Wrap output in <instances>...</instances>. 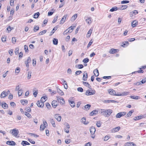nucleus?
Listing matches in <instances>:
<instances>
[{
	"mask_svg": "<svg viewBox=\"0 0 146 146\" xmlns=\"http://www.w3.org/2000/svg\"><path fill=\"white\" fill-rule=\"evenodd\" d=\"M101 112L102 115L106 117L110 116L112 112V110L111 109L104 110L101 109Z\"/></svg>",
	"mask_w": 146,
	"mask_h": 146,
	"instance_id": "obj_1",
	"label": "nucleus"
},
{
	"mask_svg": "<svg viewBox=\"0 0 146 146\" xmlns=\"http://www.w3.org/2000/svg\"><path fill=\"white\" fill-rule=\"evenodd\" d=\"M126 114V112L125 111L120 112L117 113L116 115V118H119L125 115Z\"/></svg>",
	"mask_w": 146,
	"mask_h": 146,
	"instance_id": "obj_2",
	"label": "nucleus"
},
{
	"mask_svg": "<svg viewBox=\"0 0 146 146\" xmlns=\"http://www.w3.org/2000/svg\"><path fill=\"white\" fill-rule=\"evenodd\" d=\"M95 93L96 91L94 90H92V91H90L89 90H88L86 92V95L87 96L92 95L95 94Z\"/></svg>",
	"mask_w": 146,
	"mask_h": 146,
	"instance_id": "obj_3",
	"label": "nucleus"
},
{
	"mask_svg": "<svg viewBox=\"0 0 146 146\" xmlns=\"http://www.w3.org/2000/svg\"><path fill=\"white\" fill-rule=\"evenodd\" d=\"M56 98L58 102H59L60 103L62 104L65 103L64 99L62 97L60 96H57Z\"/></svg>",
	"mask_w": 146,
	"mask_h": 146,
	"instance_id": "obj_4",
	"label": "nucleus"
},
{
	"mask_svg": "<svg viewBox=\"0 0 146 146\" xmlns=\"http://www.w3.org/2000/svg\"><path fill=\"white\" fill-rule=\"evenodd\" d=\"M129 93V92H123L122 93L120 94V93H118L117 94V96H126Z\"/></svg>",
	"mask_w": 146,
	"mask_h": 146,
	"instance_id": "obj_5",
	"label": "nucleus"
},
{
	"mask_svg": "<svg viewBox=\"0 0 146 146\" xmlns=\"http://www.w3.org/2000/svg\"><path fill=\"white\" fill-rule=\"evenodd\" d=\"M19 132L18 130L16 129H14L12 130V133L14 136H17Z\"/></svg>",
	"mask_w": 146,
	"mask_h": 146,
	"instance_id": "obj_6",
	"label": "nucleus"
},
{
	"mask_svg": "<svg viewBox=\"0 0 146 146\" xmlns=\"http://www.w3.org/2000/svg\"><path fill=\"white\" fill-rule=\"evenodd\" d=\"M68 17V15H64L60 21V24H63L65 22V20L67 19Z\"/></svg>",
	"mask_w": 146,
	"mask_h": 146,
	"instance_id": "obj_7",
	"label": "nucleus"
},
{
	"mask_svg": "<svg viewBox=\"0 0 146 146\" xmlns=\"http://www.w3.org/2000/svg\"><path fill=\"white\" fill-rule=\"evenodd\" d=\"M109 94L112 95L117 96L115 91L113 89H110L108 90Z\"/></svg>",
	"mask_w": 146,
	"mask_h": 146,
	"instance_id": "obj_8",
	"label": "nucleus"
},
{
	"mask_svg": "<svg viewBox=\"0 0 146 146\" xmlns=\"http://www.w3.org/2000/svg\"><path fill=\"white\" fill-rule=\"evenodd\" d=\"M37 106L39 107L42 108L44 107V104L40 100L38 101L36 103Z\"/></svg>",
	"mask_w": 146,
	"mask_h": 146,
	"instance_id": "obj_9",
	"label": "nucleus"
},
{
	"mask_svg": "<svg viewBox=\"0 0 146 146\" xmlns=\"http://www.w3.org/2000/svg\"><path fill=\"white\" fill-rule=\"evenodd\" d=\"M31 61V59L30 57H28L27 60L25 62V64H26V66L27 68H28L29 67V63H30Z\"/></svg>",
	"mask_w": 146,
	"mask_h": 146,
	"instance_id": "obj_10",
	"label": "nucleus"
},
{
	"mask_svg": "<svg viewBox=\"0 0 146 146\" xmlns=\"http://www.w3.org/2000/svg\"><path fill=\"white\" fill-rule=\"evenodd\" d=\"M145 117V116L144 115H141L139 116L135 117L134 119V120H138L142 118H144Z\"/></svg>",
	"mask_w": 146,
	"mask_h": 146,
	"instance_id": "obj_11",
	"label": "nucleus"
},
{
	"mask_svg": "<svg viewBox=\"0 0 146 146\" xmlns=\"http://www.w3.org/2000/svg\"><path fill=\"white\" fill-rule=\"evenodd\" d=\"M88 78V74L86 71H84L83 73L82 79L84 81L87 80Z\"/></svg>",
	"mask_w": 146,
	"mask_h": 146,
	"instance_id": "obj_12",
	"label": "nucleus"
},
{
	"mask_svg": "<svg viewBox=\"0 0 146 146\" xmlns=\"http://www.w3.org/2000/svg\"><path fill=\"white\" fill-rule=\"evenodd\" d=\"M90 130L91 133L93 135L94 133L96 131V129L95 127L92 126L90 127Z\"/></svg>",
	"mask_w": 146,
	"mask_h": 146,
	"instance_id": "obj_13",
	"label": "nucleus"
},
{
	"mask_svg": "<svg viewBox=\"0 0 146 146\" xmlns=\"http://www.w3.org/2000/svg\"><path fill=\"white\" fill-rule=\"evenodd\" d=\"M58 104L57 101L53 100L52 102V106L53 108H55Z\"/></svg>",
	"mask_w": 146,
	"mask_h": 146,
	"instance_id": "obj_14",
	"label": "nucleus"
},
{
	"mask_svg": "<svg viewBox=\"0 0 146 146\" xmlns=\"http://www.w3.org/2000/svg\"><path fill=\"white\" fill-rule=\"evenodd\" d=\"M124 146H135V145L133 142H128L126 143Z\"/></svg>",
	"mask_w": 146,
	"mask_h": 146,
	"instance_id": "obj_15",
	"label": "nucleus"
},
{
	"mask_svg": "<svg viewBox=\"0 0 146 146\" xmlns=\"http://www.w3.org/2000/svg\"><path fill=\"white\" fill-rule=\"evenodd\" d=\"M6 144L7 145H15V142L13 141H7L6 142Z\"/></svg>",
	"mask_w": 146,
	"mask_h": 146,
	"instance_id": "obj_16",
	"label": "nucleus"
},
{
	"mask_svg": "<svg viewBox=\"0 0 146 146\" xmlns=\"http://www.w3.org/2000/svg\"><path fill=\"white\" fill-rule=\"evenodd\" d=\"M8 95V93H6V92L5 91H3V92L0 96L1 98H5Z\"/></svg>",
	"mask_w": 146,
	"mask_h": 146,
	"instance_id": "obj_17",
	"label": "nucleus"
},
{
	"mask_svg": "<svg viewBox=\"0 0 146 146\" xmlns=\"http://www.w3.org/2000/svg\"><path fill=\"white\" fill-rule=\"evenodd\" d=\"M120 129V127L119 126L115 127L112 130V132L115 133L118 131Z\"/></svg>",
	"mask_w": 146,
	"mask_h": 146,
	"instance_id": "obj_18",
	"label": "nucleus"
},
{
	"mask_svg": "<svg viewBox=\"0 0 146 146\" xmlns=\"http://www.w3.org/2000/svg\"><path fill=\"white\" fill-rule=\"evenodd\" d=\"M98 113V112L97 110H94L90 113V116H92L94 115H95L97 114Z\"/></svg>",
	"mask_w": 146,
	"mask_h": 146,
	"instance_id": "obj_19",
	"label": "nucleus"
},
{
	"mask_svg": "<svg viewBox=\"0 0 146 146\" xmlns=\"http://www.w3.org/2000/svg\"><path fill=\"white\" fill-rule=\"evenodd\" d=\"M138 22L136 20H135L131 22V26L133 27H134L137 25Z\"/></svg>",
	"mask_w": 146,
	"mask_h": 146,
	"instance_id": "obj_20",
	"label": "nucleus"
},
{
	"mask_svg": "<svg viewBox=\"0 0 146 146\" xmlns=\"http://www.w3.org/2000/svg\"><path fill=\"white\" fill-rule=\"evenodd\" d=\"M68 102L70 103V105L72 108H74L75 106V104L74 102L72 101V100H69Z\"/></svg>",
	"mask_w": 146,
	"mask_h": 146,
	"instance_id": "obj_21",
	"label": "nucleus"
},
{
	"mask_svg": "<svg viewBox=\"0 0 146 146\" xmlns=\"http://www.w3.org/2000/svg\"><path fill=\"white\" fill-rule=\"evenodd\" d=\"M93 72L94 75L96 77H97L99 76V73L98 70L97 69H95L93 71Z\"/></svg>",
	"mask_w": 146,
	"mask_h": 146,
	"instance_id": "obj_22",
	"label": "nucleus"
},
{
	"mask_svg": "<svg viewBox=\"0 0 146 146\" xmlns=\"http://www.w3.org/2000/svg\"><path fill=\"white\" fill-rule=\"evenodd\" d=\"M55 118L58 121H61V117L59 115H55Z\"/></svg>",
	"mask_w": 146,
	"mask_h": 146,
	"instance_id": "obj_23",
	"label": "nucleus"
},
{
	"mask_svg": "<svg viewBox=\"0 0 146 146\" xmlns=\"http://www.w3.org/2000/svg\"><path fill=\"white\" fill-rule=\"evenodd\" d=\"M81 121L82 123L84 124H87L89 122L88 121L86 122V119L85 117H83L81 119Z\"/></svg>",
	"mask_w": 146,
	"mask_h": 146,
	"instance_id": "obj_24",
	"label": "nucleus"
},
{
	"mask_svg": "<svg viewBox=\"0 0 146 146\" xmlns=\"http://www.w3.org/2000/svg\"><path fill=\"white\" fill-rule=\"evenodd\" d=\"M105 102L110 103V102L113 103H117V101L113 100H105Z\"/></svg>",
	"mask_w": 146,
	"mask_h": 146,
	"instance_id": "obj_25",
	"label": "nucleus"
},
{
	"mask_svg": "<svg viewBox=\"0 0 146 146\" xmlns=\"http://www.w3.org/2000/svg\"><path fill=\"white\" fill-rule=\"evenodd\" d=\"M138 13V11L136 10H134L133 11L131 12L130 13V16H132L133 15H135L136 14H137Z\"/></svg>",
	"mask_w": 146,
	"mask_h": 146,
	"instance_id": "obj_26",
	"label": "nucleus"
},
{
	"mask_svg": "<svg viewBox=\"0 0 146 146\" xmlns=\"http://www.w3.org/2000/svg\"><path fill=\"white\" fill-rule=\"evenodd\" d=\"M1 106L4 109H6L8 107V105L5 102H3Z\"/></svg>",
	"mask_w": 146,
	"mask_h": 146,
	"instance_id": "obj_27",
	"label": "nucleus"
},
{
	"mask_svg": "<svg viewBox=\"0 0 146 146\" xmlns=\"http://www.w3.org/2000/svg\"><path fill=\"white\" fill-rule=\"evenodd\" d=\"M77 17V14H76L73 15L70 19L71 21H74Z\"/></svg>",
	"mask_w": 146,
	"mask_h": 146,
	"instance_id": "obj_28",
	"label": "nucleus"
},
{
	"mask_svg": "<svg viewBox=\"0 0 146 146\" xmlns=\"http://www.w3.org/2000/svg\"><path fill=\"white\" fill-rule=\"evenodd\" d=\"M117 49H114V48H111V49L109 52L110 53L113 54L117 52Z\"/></svg>",
	"mask_w": 146,
	"mask_h": 146,
	"instance_id": "obj_29",
	"label": "nucleus"
},
{
	"mask_svg": "<svg viewBox=\"0 0 146 146\" xmlns=\"http://www.w3.org/2000/svg\"><path fill=\"white\" fill-rule=\"evenodd\" d=\"M133 112H134V111L133 110H131L129 112H128L127 113V115H126V116H125V117H129L131 115L132 113Z\"/></svg>",
	"mask_w": 146,
	"mask_h": 146,
	"instance_id": "obj_30",
	"label": "nucleus"
},
{
	"mask_svg": "<svg viewBox=\"0 0 146 146\" xmlns=\"http://www.w3.org/2000/svg\"><path fill=\"white\" fill-rule=\"evenodd\" d=\"M130 97L131 98L135 100H139L140 98V97L138 96H130Z\"/></svg>",
	"mask_w": 146,
	"mask_h": 146,
	"instance_id": "obj_31",
	"label": "nucleus"
},
{
	"mask_svg": "<svg viewBox=\"0 0 146 146\" xmlns=\"http://www.w3.org/2000/svg\"><path fill=\"white\" fill-rule=\"evenodd\" d=\"M47 98L46 96H44L42 97L40 99V101L41 102H45V101L47 100Z\"/></svg>",
	"mask_w": 146,
	"mask_h": 146,
	"instance_id": "obj_32",
	"label": "nucleus"
},
{
	"mask_svg": "<svg viewBox=\"0 0 146 146\" xmlns=\"http://www.w3.org/2000/svg\"><path fill=\"white\" fill-rule=\"evenodd\" d=\"M53 43L54 44L56 45L58 44V40L57 39L54 38L52 40Z\"/></svg>",
	"mask_w": 146,
	"mask_h": 146,
	"instance_id": "obj_33",
	"label": "nucleus"
},
{
	"mask_svg": "<svg viewBox=\"0 0 146 146\" xmlns=\"http://www.w3.org/2000/svg\"><path fill=\"white\" fill-rule=\"evenodd\" d=\"M83 83L85 86L88 87L89 88H90L91 87L90 85L88 82L83 81Z\"/></svg>",
	"mask_w": 146,
	"mask_h": 146,
	"instance_id": "obj_34",
	"label": "nucleus"
},
{
	"mask_svg": "<svg viewBox=\"0 0 146 146\" xmlns=\"http://www.w3.org/2000/svg\"><path fill=\"white\" fill-rule=\"evenodd\" d=\"M123 44L122 45V46L125 47L129 45V43L128 41H125L124 42H123Z\"/></svg>",
	"mask_w": 146,
	"mask_h": 146,
	"instance_id": "obj_35",
	"label": "nucleus"
},
{
	"mask_svg": "<svg viewBox=\"0 0 146 146\" xmlns=\"http://www.w3.org/2000/svg\"><path fill=\"white\" fill-rule=\"evenodd\" d=\"M57 91L60 95L62 96L64 95V92L61 90H60L59 88H57Z\"/></svg>",
	"mask_w": 146,
	"mask_h": 146,
	"instance_id": "obj_36",
	"label": "nucleus"
},
{
	"mask_svg": "<svg viewBox=\"0 0 146 146\" xmlns=\"http://www.w3.org/2000/svg\"><path fill=\"white\" fill-rule=\"evenodd\" d=\"M92 31V30L90 29L88 31V33L87 34V36L89 37L91 35Z\"/></svg>",
	"mask_w": 146,
	"mask_h": 146,
	"instance_id": "obj_37",
	"label": "nucleus"
},
{
	"mask_svg": "<svg viewBox=\"0 0 146 146\" xmlns=\"http://www.w3.org/2000/svg\"><path fill=\"white\" fill-rule=\"evenodd\" d=\"M118 8L116 7H112L111 9L110 10V11L111 12H113L115 11L118 9Z\"/></svg>",
	"mask_w": 146,
	"mask_h": 146,
	"instance_id": "obj_38",
	"label": "nucleus"
},
{
	"mask_svg": "<svg viewBox=\"0 0 146 146\" xmlns=\"http://www.w3.org/2000/svg\"><path fill=\"white\" fill-rule=\"evenodd\" d=\"M50 121L52 126L54 127H56V125L53 119H51L50 120Z\"/></svg>",
	"mask_w": 146,
	"mask_h": 146,
	"instance_id": "obj_39",
	"label": "nucleus"
},
{
	"mask_svg": "<svg viewBox=\"0 0 146 146\" xmlns=\"http://www.w3.org/2000/svg\"><path fill=\"white\" fill-rule=\"evenodd\" d=\"M75 67L78 69H81L84 67V66L82 64H78L76 65Z\"/></svg>",
	"mask_w": 146,
	"mask_h": 146,
	"instance_id": "obj_40",
	"label": "nucleus"
},
{
	"mask_svg": "<svg viewBox=\"0 0 146 146\" xmlns=\"http://www.w3.org/2000/svg\"><path fill=\"white\" fill-rule=\"evenodd\" d=\"M40 15V13L39 12H38L36 13H35L33 17L34 18L36 19L38 17V16Z\"/></svg>",
	"mask_w": 146,
	"mask_h": 146,
	"instance_id": "obj_41",
	"label": "nucleus"
},
{
	"mask_svg": "<svg viewBox=\"0 0 146 146\" xmlns=\"http://www.w3.org/2000/svg\"><path fill=\"white\" fill-rule=\"evenodd\" d=\"M86 22L89 24H90L92 23L91 18L90 17H89L87 19H86Z\"/></svg>",
	"mask_w": 146,
	"mask_h": 146,
	"instance_id": "obj_42",
	"label": "nucleus"
},
{
	"mask_svg": "<svg viewBox=\"0 0 146 146\" xmlns=\"http://www.w3.org/2000/svg\"><path fill=\"white\" fill-rule=\"evenodd\" d=\"M1 40L3 42H5L6 41V36L4 35L1 38Z\"/></svg>",
	"mask_w": 146,
	"mask_h": 146,
	"instance_id": "obj_43",
	"label": "nucleus"
},
{
	"mask_svg": "<svg viewBox=\"0 0 146 146\" xmlns=\"http://www.w3.org/2000/svg\"><path fill=\"white\" fill-rule=\"evenodd\" d=\"M75 27L74 26L73 27L71 26L70 27H69L67 29L68 30V32H67L66 33H68V32L71 33L72 31H70V30H73L74 29V27Z\"/></svg>",
	"mask_w": 146,
	"mask_h": 146,
	"instance_id": "obj_44",
	"label": "nucleus"
},
{
	"mask_svg": "<svg viewBox=\"0 0 146 146\" xmlns=\"http://www.w3.org/2000/svg\"><path fill=\"white\" fill-rule=\"evenodd\" d=\"M32 72L31 71H29L28 72L27 79H30L31 78V76Z\"/></svg>",
	"mask_w": 146,
	"mask_h": 146,
	"instance_id": "obj_45",
	"label": "nucleus"
},
{
	"mask_svg": "<svg viewBox=\"0 0 146 146\" xmlns=\"http://www.w3.org/2000/svg\"><path fill=\"white\" fill-rule=\"evenodd\" d=\"M25 115L28 118H31V115L28 112H25Z\"/></svg>",
	"mask_w": 146,
	"mask_h": 146,
	"instance_id": "obj_46",
	"label": "nucleus"
},
{
	"mask_svg": "<svg viewBox=\"0 0 146 146\" xmlns=\"http://www.w3.org/2000/svg\"><path fill=\"white\" fill-rule=\"evenodd\" d=\"M21 102L23 105H24L25 104H27L28 103V101L26 100H22Z\"/></svg>",
	"mask_w": 146,
	"mask_h": 146,
	"instance_id": "obj_47",
	"label": "nucleus"
},
{
	"mask_svg": "<svg viewBox=\"0 0 146 146\" xmlns=\"http://www.w3.org/2000/svg\"><path fill=\"white\" fill-rule=\"evenodd\" d=\"M91 106V105L89 104H88L85 106V108L86 110H88L89 109Z\"/></svg>",
	"mask_w": 146,
	"mask_h": 146,
	"instance_id": "obj_48",
	"label": "nucleus"
},
{
	"mask_svg": "<svg viewBox=\"0 0 146 146\" xmlns=\"http://www.w3.org/2000/svg\"><path fill=\"white\" fill-rule=\"evenodd\" d=\"M23 93V90L22 89H20L18 92V95L19 96H21L22 95Z\"/></svg>",
	"mask_w": 146,
	"mask_h": 146,
	"instance_id": "obj_49",
	"label": "nucleus"
},
{
	"mask_svg": "<svg viewBox=\"0 0 146 146\" xmlns=\"http://www.w3.org/2000/svg\"><path fill=\"white\" fill-rule=\"evenodd\" d=\"M127 6L126 5H123L120 9L121 10H123L127 8Z\"/></svg>",
	"mask_w": 146,
	"mask_h": 146,
	"instance_id": "obj_50",
	"label": "nucleus"
},
{
	"mask_svg": "<svg viewBox=\"0 0 146 146\" xmlns=\"http://www.w3.org/2000/svg\"><path fill=\"white\" fill-rule=\"evenodd\" d=\"M96 125L98 127H100L101 125V123L100 121H98L97 122Z\"/></svg>",
	"mask_w": 146,
	"mask_h": 146,
	"instance_id": "obj_51",
	"label": "nucleus"
},
{
	"mask_svg": "<svg viewBox=\"0 0 146 146\" xmlns=\"http://www.w3.org/2000/svg\"><path fill=\"white\" fill-rule=\"evenodd\" d=\"M46 32V30H43V31H41L39 33V35H43V34H44V33H45Z\"/></svg>",
	"mask_w": 146,
	"mask_h": 146,
	"instance_id": "obj_52",
	"label": "nucleus"
},
{
	"mask_svg": "<svg viewBox=\"0 0 146 146\" xmlns=\"http://www.w3.org/2000/svg\"><path fill=\"white\" fill-rule=\"evenodd\" d=\"M39 27L37 26H35L34 27V31L35 32H36V31H37L39 30Z\"/></svg>",
	"mask_w": 146,
	"mask_h": 146,
	"instance_id": "obj_53",
	"label": "nucleus"
},
{
	"mask_svg": "<svg viewBox=\"0 0 146 146\" xmlns=\"http://www.w3.org/2000/svg\"><path fill=\"white\" fill-rule=\"evenodd\" d=\"M143 72H144V71L143 70H139L137 71H135L134 72H133L132 73L133 74L134 73H137V72H138L139 73H143Z\"/></svg>",
	"mask_w": 146,
	"mask_h": 146,
	"instance_id": "obj_54",
	"label": "nucleus"
},
{
	"mask_svg": "<svg viewBox=\"0 0 146 146\" xmlns=\"http://www.w3.org/2000/svg\"><path fill=\"white\" fill-rule=\"evenodd\" d=\"M89 60L88 58H84L82 62L84 63H87L89 61Z\"/></svg>",
	"mask_w": 146,
	"mask_h": 146,
	"instance_id": "obj_55",
	"label": "nucleus"
},
{
	"mask_svg": "<svg viewBox=\"0 0 146 146\" xmlns=\"http://www.w3.org/2000/svg\"><path fill=\"white\" fill-rule=\"evenodd\" d=\"M57 29V27H55L53 28L52 30V31L50 32V33L51 34V35H52L54 33V31H56V29Z\"/></svg>",
	"mask_w": 146,
	"mask_h": 146,
	"instance_id": "obj_56",
	"label": "nucleus"
},
{
	"mask_svg": "<svg viewBox=\"0 0 146 146\" xmlns=\"http://www.w3.org/2000/svg\"><path fill=\"white\" fill-rule=\"evenodd\" d=\"M45 127H46L44 126V125H43L42 124H41L40 127V129L41 130H42V131L44 130Z\"/></svg>",
	"mask_w": 146,
	"mask_h": 146,
	"instance_id": "obj_57",
	"label": "nucleus"
},
{
	"mask_svg": "<svg viewBox=\"0 0 146 146\" xmlns=\"http://www.w3.org/2000/svg\"><path fill=\"white\" fill-rule=\"evenodd\" d=\"M24 50L26 52H28L29 51L28 47L26 45H25L24 46Z\"/></svg>",
	"mask_w": 146,
	"mask_h": 146,
	"instance_id": "obj_58",
	"label": "nucleus"
},
{
	"mask_svg": "<svg viewBox=\"0 0 146 146\" xmlns=\"http://www.w3.org/2000/svg\"><path fill=\"white\" fill-rule=\"evenodd\" d=\"M25 110L27 112H30L31 111V109L30 108L28 107L25 108Z\"/></svg>",
	"mask_w": 146,
	"mask_h": 146,
	"instance_id": "obj_59",
	"label": "nucleus"
},
{
	"mask_svg": "<svg viewBox=\"0 0 146 146\" xmlns=\"http://www.w3.org/2000/svg\"><path fill=\"white\" fill-rule=\"evenodd\" d=\"M27 136L31 137H35V135L34 133H27Z\"/></svg>",
	"mask_w": 146,
	"mask_h": 146,
	"instance_id": "obj_60",
	"label": "nucleus"
},
{
	"mask_svg": "<svg viewBox=\"0 0 146 146\" xmlns=\"http://www.w3.org/2000/svg\"><path fill=\"white\" fill-rule=\"evenodd\" d=\"M20 70V68L19 67H17L16 68L15 70V73H17V74H18Z\"/></svg>",
	"mask_w": 146,
	"mask_h": 146,
	"instance_id": "obj_61",
	"label": "nucleus"
},
{
	"mask_svg": "<svg viewBox=\"0 0 146 146\" xmlns=\"http://www.w3.org/2000/svg\"><path fill=\"white\" fill-rule=\"evenodd\" d=\"M129 1H121V3L122 4H126L129 3Z\"/></svg>",
	"mask_w": 146,
	"mask_h": 146,
	"instance_id": "obj_62",
	"label": "nucleus"
},
{
	"mask_svg": "<svg viewBox=\"0 0 146 146\" xmlns=\"http://www.w3.org/2000/svg\"><path fill=\"white\" fill-rule=\"evenodd\" d=\"M12 42L13 44H15L16 41V39L15 37H13L12 38Z\"/></svg>",
	"mask_w": 146,
	"mask_h": 146,
	"instance_id": "obj_63",
	"label": "nucleus"
},
{
	"mask_svg": "<svg viewBox=\"0 0 146 146\" xmlns=\"http://www.w3.org/2000/svg\"><path fill=\"white\" fill-rule=\"evenodd\" d=\"M19 48H15V52L16 55L19 53Z\"/></svg>",
	"mask_w": 146,
	"mask_h": 146,
	"instance_id": "obj_64",
	"label": "nucleus"
}]
</instances>
